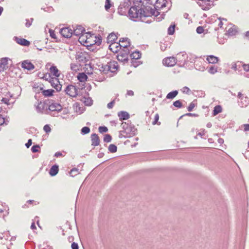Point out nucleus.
Segmentation results:
<instances>
[{
	"instance_id": "c756f323",
	"label": "nucleus",
	"mask_w": 249,
	"mask_h": 249,
	"mask_svg": "<svg viewBox=\"0 0 249 249\" xmlns=\"http://www.w3.org/2000/svg\"><path fill=\"white\" fill-rule=\"evenodd\" d=\"M130 56L132 60H136L141 58V53L139 51H135L131 53Z\"/></svg>"
},
{
	"instance_id": "0eeeda50",
	"label": "nucleus",
	"mask_w": 249,
	"mask_h": 249,
	"mask_svg": "<svg viewBox=\"0 0 249 249\" xmlns=\"http://www.w3.org/2000/svg\"><path fill=\"white\" fill-rule=\"evenodd\" d=\"M90 37H92L89 32L84 33L83 35L79 36L78 41L82 45L84 46H89L88 43L89 42V39Z\"/></svg>"
},
{
	"instance_id": "603ef678",
	"label": "nucleus",
	"mask_w": 249,
	"mask_h": 249,
	"mask_svg": "<svg viewBox=\"0 0 249 249\" xmlns=\"http://www.w3.org/2000/svg\"><path fill=\"white\" fill-rule=\"evenodd\" d=\"M40 147L38 145H35L32 147L31 151L33 153H36L39 151Z\"/></svg>"
},
{
	"instance_id": "aec40b11",
	"label": "nucleus",
	"mask_w": 249,
	"mask_h": 249,
	"mask_svg": "<svg viewBox=\"0 0 249 249\" xmlns=\"http://www.w3.org/2000/svg\"><path fill=\"white\" fill-rule=\"evenodd\" d=\"M108 67L110 68L109 71L114 72L118 69V64L117 61H110L108 62Z\"/></svg>"
},
{
	"instance_id": "20e7f679",
	"label": "nucleus",
	"mask_w": 249,
	"mask_h": 249,
	"mask_svg": "<svg viewBox=\"0 0 249 249\" xmlns=\"http://www.w3.org/2000/svg\"><path fill=\"white\" fill-rule=\"evenodd\" d=\"M123 132L125 134L124 138H129L136 134L137 129L132 124L123 122L122 123Z\"/></svg>"
},
{
	"instance_id": "4c0bfd02",
	"label": "nucleus",
	"mask_w": 249,
	"mask_h": 249,
	"mask_svg": "<svg viewBox=\"0 0 249 249\" xmlns=\"http://www.w3.org/2000/svg\"><path fill=\"white\" fill-rule=\"evenodd\" d=\"M41 78L45 80L46 81H48L50 82V81L53 78L51 76V73H46L44 74H42V76L40 77Z\"/></svg>"
},
{
	"instance_id": "9b49d317",
	"label": "nucleus",
	"mask_w": 249,
	"mask_h": 249,
	"mask_svg": "<svg viewBox=\"0 0 249 249\" xmlns=\"http://www.w3.org/2000/svg\"><path fill=\"white\" fill-rule=\"evenodd\" d=\"M123 45L120 43L112 42L109 46V49L113 53H117L123 48Z\"/></svg>"
},
{
	"instance_id": "8fccbe9b",
	"label": "nucleus",
	"mask_w": 249,
	"mask_h": 249,
	"mask_svg": "<svg viewBox=\"0 0 249 249\" xmlns=\"http://www.w3.org/2000/svg\"><path fill=\"white\" fill-rule=\"evenodd\" d=\"M108 130L107 127L105 126H102L99 127V131L101 133L107 132Z\"/></svg>"
},
{
	"instance_id": "680f3d73",
	"label": "nucleus",
	"mask_w": 249,
	"mask_h": 249,
	"mask_svg": "<svg viewBox=\"0 0 249 249\" xmlns=\"http://www.w3.org/2000/svg\"><path fill=\"white\" fill-rule=\"evenodd\" d=\"M184 116H194V117H198V115L195 113H187L185 114L184 115H182L180 117V118H182Z\"/></svg>"
},
{
	"instance_id": "72a5a7b5",
	"label": "nucleus",
	"mask_w": 249,
	"mask_h": 249,
	"mask_svg": "<svg viewBox=\"0 0 249 249\" xmlns=\"http://www.w3.org/2000/svg\"><path fill=\"white\" fill-rule=\"evenodd\" d=\"M178 90H173L167 94L166 96V98L168 99H172L174 98L178 95Z\"/></svg>"
},
{
	"instance_id": "a18cd8bd",
	"label": "nucleus",
	"mask_w": 249,
	"mask_h": 249,
	"mask_svg": "<svg viewBox=\"0 0 249 249\" xmlns=\"http://www.w3.org/2000/svg\"><path fill=\"white\" fill-rule=\"evenodd\" d=\"M168 45H169V44L166 41H165L163 43L161 42V44H160L161 50L162 51H165L168 47Z\"/></svg>"
},
{
	"instance_id": "2f4dec72",
	"label": "nucleus",
	"mask_w": 249,
	"mask_h": 249,
	"mask_svg": "<svg viewBox=\"0 0 249 249\" xmlns=\"http://www.w3.org/2000/svg\"><path fill=\"white\" fill-rule=\"evenodd\" d=\"M92 37H94L95 38L94 40V44L97 45L98 46H99L101 44L102 38L100 35H99L98 36H95L94 35H91Z\"/></svg>"
},
{
	"instance_id": "37998d69",
	"label": "nucleus",
	"mask_w": 249,
	"mask_h": 249,
	"mask_svg": "<svg viewBox=\"0 0 249 249\" xmlns=\"http://www.w3.org/2000/svg\"><path fill=\"white\" fill-rule=\"evenodd\" d=\"M112 6V4L111 3L110 0H106L105 1V8L107 11H108L111 6Z\"/></svg>"
},
{
	"instance_id": "f704fd0d",
	"label": "nucleus",
	"mask_w": 249,
	"mask_h": 249,
	"mask_svg": "<svg viewBox=\"0 0 249 249\" xmlns=\"http://www.w3.org/2000/svg\"><path fill=\"white\" fill-rule=\"evenodd\" d=\"M110 68L108 67V62L106 65H102V67L100 68V71L105 73H107L109 71Z\"/></svg>"
},
{
	"instance_id": "7c9ffc66",
	"label": "nucleus",
	"mask_w": 249,
	"mask_h": 249,
	"mask_svg": "<svg viewBox=\"0 0 249 249\" xmlns=\"http://www.w3.org/2000/svg\"><path fill=\"white\" fill-rule=\"evenodd\" d=\"M237 33V31L234 28V26H233L232 27H230L228 30L227 31L226 35H228L230 36H232L236 34Z\"/></svg>"
},
{
	"instance_id": "338daca9",
	"label": "nucleus",
	"mask_w": 249,
	"mask_h": 249,
	"mask_svg": "<svg viewBox=\"0 0 249 249\" xmlns=\"http://www.w3.org/2000/svg\"><path fill=\"white\" fill-rule=\"evenodd\" d=\"M32 144V140L31 139H29L27 142L25 144V146L27 148H29L30 146Z\"/></svg>"
},
{
	"instance_id": "e2e57ef3",
	"label": "nucleus",
	"mask_w": 249,
	"mask_h": 249,
	"mask_svg": "<svg viewBox=\"0 0 249 249\" xmlns=\"http://www.w3.org/2000/svg\"><path fill=\"white\" fill-rule=\"evenodd\" d=\"M119 42H121L122 43H126L127 42H130L129 39L127 37L121 38L119 40Z\"/></svg>"
},
{
	"instance_id": "a211bd4d",
	"label": "nucleus",
	"mask_w": 249,
	"mask_h": 249,
	"mask_svg": "<svg viewBox=\"0 0 249 249\" xmlns=\"http://www.w3.org/2000/svg\"><path fill=\"white\" fill-rule=\"evenodd\" d=\"M21 67L24 69L28 71L33 70L35 68L34 65L28 60H24L22 62Z\"/></svg>"
},
{
	"instance_id": "de8ad7c7",
	"label": "nucleus",
	"mask_w": 249,
	"mask_h": 249,
	"mask_svg": "<svg viewBox=\"0 0 249 249\" xmlns=\"http://www.w3.org/2000/svg\"><path fill=\"white\" fill-rule=\"evenodd\" d=\"M112 137L109 134H106L104 138V141L106 142H109L111 141Z\"/></svg>"
},
{
	"instance_id": "39448f33",
	"label": "nucleus",
	"mask_w": 249,
	"mask_h": 249,
	"mask_svg": "<svg viewBox=\"0 0 249 249\" xmlns=\"http://www.w3.org/2000/svg\"><path fill=\"white\" fill-rule=\"evenodd\" d=\"M130 20L134 22H142L150 24L155 20L153 17H128Z\"/></svg>"
},
{
	"instance_id": "5fc2aeb1",
	"label": "nucleus",
	"mask_w": 249,
	"mask_h": 249,
	"mask_svg": "<svg viewBox=\"0 0 249 249\" xmlns=\"http://www.w3.org/2000/svg\"><path fill=\"white\" fill-rule=\"evenodd\" d=\"M195 106L196 104L194 102L191 103L187 107L188 111L189 112L192 111V110L194 109Z\"/></svg>"
},
{
	"instance_id": "cd10ccee",
	"label": "nucleus",
	"mask_w": 249,
	"mask_h": 249,
	"mask_svg": "<svg viewBox=\"0 0 249 249\" xmlns=\"http://www.w3.org/2000/svg\"><path fill=\"white\" fill-rule=\"evenodd\" d=\"M249 103V101L247 97L245 96L244 97H242L240 100V102H239V105L243 107H247Z\"/></svg>"
},
{
	"instance_id": "f8f14e48",
	"label": "nucleus",
	"mask_w": 249,
	"mask_h": 249,
	"mask_svg": "<svg viewBox=\"0 0 249 249\" xmlns=\"http://www.w3.org/2000/svg\"><path fill=\"white\" fill-rule=\"evenodd\" d=\"M50 83L57 91H59L61 90L62 85L60 84L59 80L57 78H53L50 81Z\"/></svg>"
},
{
	"instance_id": "58836bf2",
	"label": "nucleus",
	"mask_w": 249,
	"mask_h": 249,
	"mask_svg": "<svg viewBox=\"0 0 249 249\" xmlns=\"http://www.w3.org/2000/svg\"><path fill=\"white\" fill-rule=\"evenodd\" d=\"M108 149L110 153H115L117 150V147L114 144H110L108 146Z\"/></svg>"
},
{
	"instance_id": "49530a36",
	"label": "nucleus",
	"mask_w": 249,
	"mask_h": 249,
	"mask_svg": "<svg viewBox=\"0 0 249 249\" xmlns=\"http://www.w3.org/2000/svg\"><path fill=\"white\" fill-rule=\"evenodd\" d=\"M36 110L38 112H42L44 109V104L41 102L38 103V105L36 107Z\"/></svg>"
},
{
	"instance_id": "69168bd1",
	"label": "nucleus",
	"mask_w": 249,
	"mask_h": 249,
	"mask_svg": "<svg viewBox=\"0 0 249 249\" xmlns=\"http://www.w3.org/2000/svg\"><path fill=\"white\" fill-rule=\"evenodd\" d=\"M72 249H79L78 245L75 242H73L71 246Z\"/></svg>"
},
{
	"instance_id": "0e129e2a",
	"label": "nucleus",
	"mask_w": 249,
	"mask_h": 249,
	"mask_svg": "<svg viewBox=\"0 0 249 249\" xmlns=\"http://www.w3.org/2000/svg\"><path fill=\"white\" fill-rule=\"evenodd\" d=\"M159 114H156L155 115V117H154V121L152 122V124L153 125L155 124H157L158 121L159 120Z\"/></svg>"
},
{
	"instance_id": "b1692460",
	"label": "nucleus",
	"mask_w": 249,
	"mask_h": 249,
	"mask_svg": "<svg viewBox=\"0 0 249 249\" xmlns=\"http://www.w3.org/2000/svg\"><path fill=\"white\" fill-rule=\"evenodd\" d=\"M59 167L58 165L55 164L52 166L51 168L49 174L51 176H55L58 172Z\"/></svg>"
},
{
	"instance_id": "bf43d9fd",
	"label": "nucleus",
	"mask_w": 249,
	"mask_h": 249,
	"mask_svg": "<svg viewBox=\"0 0 249 249\" xmlns=\"http://www.w3.org/2000/svg\"><path fill=\"white\" fill-rule=\"evenodd\" d=\"M43 129L47 133L51 132V127L48 124L45 125L44 126Z\"/></svg>"
},
{
	"instance_id": "393cba45",
	"label": "nucleus",
	"mask_w": 249,
	"mask_h": 249,
	"mask_svg": "<svg viewBox=\"0 0 249 249\" xmlns=\"http://www.w3.org/2000/svg\"><path fill=\"white\" fill-rule=\"evenodd\" d=\"M117 36L114 33H110L107 37V40L108 43L115 42V41L117 40Z\"/></svg>"
},
{
	"instance_id": "2eb2a0df",
	"label": "nucleus",
	"mask_w": 249,
	"mask_h": 249,
	"mask_svg": "<svg viewBox=\"0 0 249 249\" xmlns=\"http://www.w3.org/2000/svg\"><path fill=\"white\" fill-rule=\"evenodd\" d=\"M242 62L237 61L231 63V68L235 71H238V73H240L242 71Z\"/></svg>"
},
{
	"instance_id": "13d9d810",
	"label": "nucleus",
	"mask_w": 249,
	"mask_h": 249,
	"mask_svg": "<svg viewBox=\"0 0 249 249\" xmlns=\"http://www.w3.org/2000/svg\"><path fill=\"white\" fill-rule=\"evenodd\" d=\"M115 100H116V99L113 100L111 102H110L107 104V107L108 108L111 109L113 107V105L115 104Z\"/></svg>"
},
{
	"instance_id": "f03ea898",
	"label": "nucleus",
	"mask_w": 249,
	"mask_h": 249,
	"mask_svg": "<svg viewBox=\"0 0 249 249\" xmlns=\"http://www.w3.org/2000/svg\"><path fill=\"white\" fill-rule=\"evenodd\" d=\"M129 16H145L144 6L141 2H138L131 6L128 11Z\"/></svg>"
},
{
	"instance_id": "dca6fc26",
	"label": "nucleus",
	"mask_w": 249,
	"mask_h": 249,
	"mask_svg": "<svg viewBox=\"0 0 249 249\" xmlns=\"http://www.w3.org/2000/svg\"><path fill=\"white\" fill-rule=\"evenodd\" d=\"M61 106L58 103H53L49 105L48 109L51 111L59 112L62 110Z\"/></svg>"
},
{
	"instance_id": "6e6552de",
	"label": "nucleus",
	"mask_w": 249,
	"mask_h": 249,
	"mask_svg": "<svg viewBox=\"0 0 249 249\" xmlns=\"http://www.w3.org/2000/svg\"><path fill=\"white\" fill-rule=\"evenodd\" d=\"M162 63L166 66L172 67L177 63V60L176 57L173 56L167 57L163 59Z\"/></svg>"
},
{
	"instance_id": "c85d7f7f",
	"label": "nucleus",
	"mask_w": 249,
	"mask_h": 249,
	"mask_svg": "<svg viewBox=\"0 0 249 249\" xmlns=\"http://www.w3.org/2000/svg\"><path fill=\"white\" fill-rule=\"evenodd\" d=\"M77 78L80 82H85L87 80L88 76L84 72H81L78 74Z\"/></svg>"
},
{
	"instance_id": "a878e982",
	"label": "nucleus",
	"mask_w": 249,
	"mask_h": 249,
	"mask_svg": "<svg viewBox=\"0 0 249 249\" xmlns=\"http://www.w3.org/2000/svg\"><path fill=\"white\" fill-rule=\"evenodd\" d=\"M206 60L209 63L216 64L218 61L219 58L214 55H210L207 56Z\"/></svg>"
},
{
	"instance_id": "3c124183",
	"label": "nucleus",
	"mask_w": 249,
	"mask_h": 249,
	"mask_svg": "<svg viewBox=\"0 0 249 249\" xmlns=\"http://www.w3.org/2000/svg\"><path fill=\"white\" fill-rule=\"evenodd\" d=\"M78 170L76 168H73L71 170L70 174L72 177L75 176L78 174Z\"/></svg>"
},
{
	"instance_id": "4468645a",
	"label": "nucleus",
	"mask_w": 249,
	"mask_h": 249,
	"mask_svg": "<svg viewBox=\"0 0 249 249\" xmlns=\"http://www.w3.org/2000/svg\"><path fill=\"white\" fill-rule=\"evenodd\" d=\"M85 30L84 27L81 25H76L75 28H74L72 30L73 35L79 36L83 35L85 33Z\"/></svg>"
},
{
	"instance_id": "4d7b16f0",
	"label": "nucleus",
	"mask_w": 249,
	"mask_h": 249,
	"mask_svg": "<svg viewBox=\"0 0 249 249\" xmlns=\"http://www.w3.org/2000/svg\"><path fill=\"white\" fill-rule=\"evenodd\" d=\"M49 33H50V36L52 38H54V39L56 38V35L53 30L50 29Z\"/></svg>"
},
{
	"instance_id": "f3484780",
	"label": "nucleus",
	"mask_w": 249,
	"mask_h": 249,
	"mask_svg": "<svg viewBox=\"0 0 249 249\" xmlns=\"http://www.w3.org/2000/svg\"><path fill=\"white\" fill-rule=\"evenodd\" d=\"M14 40L18 44L24 46H28L30 44V41L25 38L15 36L14 37Z\"/></svg>"
},
{
	"instance_id": "c9c22d12",
	"label": "nucleus",
	"mask_w": 249,
	"mask_h": 249,
	"mask_svg": "<svg viewBox=\"0 0 249 249\" xmlns=\"http://www.w3.org/2000/svg\"><path fill=\"white\" fill-rule=\"evenodd\" d=\"M176 24L175 23H172L171 25L169 27L168 29V34L169 35H172L175 33V28Z\"/></svg>"
},
{
	"instance_id": "bb28decb",
	"label": "nucleus",
	"mask_w": 249,
	"mask_h": 249,
	"mask_svg": "<svg viewBox=\"0 0 249 249\" xmlns=\"http://www.w3.org/2000/svg\"><path fill=\"white\" fill-rule=\"evenodd\" d=\"M80 100L83 102L86 106H90L93 104L92 99L89 97H82Z\"/></svg>"
},
{
	"instance_id": "ea45409f",
	"label": "nucleus",
	"mask_w": 249,
	"mask_h": 249,
	"mask_svg": "<svg viewBox=\"0 0 249 249\" xmlns=\"http://www.w3.org/2000/svg\"><path fill=\"white\" fill-rule=\"evenodd\" d=\"M8 64V58L4 57L2 58L0 62V65L3 68H5Z\"/></svg>"
},
{
	"instance_id": "f257e3e1",
	"label": "nucleus",
	"mask_w": 249,
	"mask_h": 249,
	"mask_svg": "<svg viewBox=\"0 0 249 249\" xmlns=\"http://www.w3.org/2000/svg\"><path fill=\"white\" fill-rule=\"evenodd\" d=\"M196 58V56L193 55H190L189 56L185 52H181L178 53L176 57L177 60V64L179 67H186L187 62L190 61L191 63H193L195 59Z\"/></svg>"
},
{
	"instance_id": "a19ab883",
	"label": "nucleus",
	"mask_w": 249,
	"mask_h": 249,
	"mask_svg": "<svg viewBox=\"0 0 249 249\" xmlns=\"http://www.w3.org/2000/svg\"><path fill=\"white\" fill-rule=\"evenodd\" d=\"M90 132V128L88 126L83 127L81 130V133L83 135L88 134Z\"/></svg>"
},
{
	"instance_id": "79ce46f5",
	"label": "nucleus",
	"mask_w": 249,
	"mask_h": 249,
	"mask_svg": "<svg viewBox=\"0 0 249 249\" xmlns=\"http://www.w3.org/2000/svg\"><path fill=\"white\" fill-rule=\"evenodd\" d=\"M217 68L215 66H211L208 70V72L211 74H214L217 71Z\"/></svg>"
},
{
	"instance_id": "09e8293b",
	"label": "nucleus",
	"mask_w": 249,
	"mask_h": 249,
	"mask_svg": "<svg viewBox=\"0 0 249 249\" xmlns=\"http://www.w3.org/2000/svg\"><path fill=\"white\" fill-rule=\"evenodd\" d=\"M173 105L178 108H181L182 107V104L180 100H177L173 103Z\"/></svg>"
},
{
	"instance_id": "5701e85b",
	"label": "nucleus",
	"mask_w": 249,
	"mask_h": 249,
	"mask_svg": "<svg viewBox=\"0 0 249 249\" xmlns=\"http://www.w3.org/2000/svg\"><path fill=\"white\" fill-rule=\"evenodd\" d=\"M167 0H157L155 6L159 9L163 8L166 7Z\"/></svg>"
},
{
	"instance_id": "052dcab7",
	"label": "nucleus",
	"mask_w": 249,
	"mask_h": 249,
	"mask_svg": "<svg viewBox=\"0 0 249 249\" xmlns=\"http://www.w3.org/2000/svg\"><path fill=\"white\" fill-rule=\"evenodd\" d=\"M197 34H200L204 32V28L202 26H198L196 30Z\"/></svg>"
},
{
	"instance_id": "6e6d98bb",
	"label": "nucleus",
	"mask_w": 249,
	"mask_h": 249,
	"mask_svg": "<svg viewBox=\"0 0 249 249\" xmlns=\"http://www.w3.org/2000/svg\"><path fill=\"white\" fill-rule=\"evenodd\" d=\"M242 68H243L244 70L247 72L249 71V64H244L242 62Z\"/></svg>"
},
{
	"instance_id": "7ed1b4c3",
	"label": "nucleus",
	"mask_w": 249,
	"mask_h": 249,
	"mask_svg": "<svg viewBox=\"0 0 249 249\" xmlns=\"http://www.w3.org/2000/svg\"><path fill=\"white\" fill-rule=\"evenodd\" d=\"M130 45V42H128L127 45H122L123 48L120 51L119 53L117 56L118 60L120 62L125 63L128 60V54L129 53V49L128 47Z\"/></svg>"
},
{
	"instance_id": "412c9836",
	"label": "nucleus",
	"mask_w": 249,
	"mask_h": 249,
	"mask_svg": "<svg viewBox=\"0 0 249 249\" xmlns=\"http://www.w3.org/2000/svg\"><path fill=\"white\" fill-rule=\"evenodd\" d=\"M120 120H126L129 118V114L125 111H121L118 113Z\"/></svg>"
},
{
	"instance_id": "864d4df0",
	"label": "nucleus",
	"mask_w": 249,
	"mask_h": 249,
	"mask_svg": "<svg viewBox=\"0 0 249 249\" xmlns=\"http://www.w3.org/2000/svg\"><path fill=\"white\" fill-rule=\"evenodd\" d=\"M218 25L219 28H221L222 27L223 24V21L225 20V21H226L227 20H226V19H225L224 18H221L220 17L218 18Z\"/></svg>"
},
{
	"instance_id": "ddd939ff",
	"label": "nucleus",
	"mask_w": 249,
	"mask_h": 249,
	"mask_svg": "<svg viewBox=\"0 0 249 249\" xmlns=\"http://www.w3.org/2000/svg\"><path fill=\"white\" fill-rule=\"evenodd\" d=\"M146 10L147 11L146 14H151L152 16H158L160 14L159 10L155 5L147 7Z\"/></svg>"
},
{
	"instance_id": "774afa93",
	"label": "nucleus",
	"mask_w": 249,
	"mask_h": 249,
	"mask_svg": "<svg viewBox=\"0 0 249 249\" xmlns=\"http://www.w3.org/2000/svg\"><path fill=\"white\" fill-rule=\"evenodd\" d=\"M244 131H249V124H244L243 125Z\"/></svg>"
},
{
	"instance_id": "9d476101",
	"label": "nucleus",
	"mask_w": 249,
	"mask_h": 249,
	"mask_svg": "<svg viewBox=\"0 0 249 249\" xmlns=\"http://www.w3.org/2000/svg\"><path fill=\"white\" fill-rule=\"evenodd\" d=\"M60 34L65 38H70L73 35L72 30L69 27L62 28L60 31Z\"/></svg>"
},
{
	"instance_id": "c03bdc74",
	"label": "nucleus",
	"mask_w": 249,
	"mask_h": 249,
	"mask_svg": "<svg viewBox=\"0 0 249 249\" xmlns=\"http://www.w3.org/2000/svg\"><path fill=\"white\" fill-rule=\"evenodd\" d=\"M34 20L33 18H26L25 19V25L26 27H29L31 25Z\"/></svg>"
},
{
	"instance_id": "e433bc0d",
	"label": "nucleus",
	"mask_w": 249,
	"mask_h": 249,
	"mask_svg": "<svg viewBox=\"0 0 249 249\" xmlns=\"http://www.w3.org/2000/svg\"><path fill=\"white\" fill-rule=\"evenodd\" d=\"M222 111V107L220 105L216 106L213 110V114L215 116Z\"/></svg>"
},
{
	"instance_id": "6ab92c4d",
	"label": "nucleus",
	"mask_w": 249,
	"mask_h": 249,
	"mask_svg": "<svg viewBox=\"0 0 249 249\" xmlns=\"http://www.w3.org/2000/svg\"><path fill=\"white\" fill-rule=\"evenodd\" d=\"M91 145L96 146L100 144V139L98 135L94 133L91 135Z\"/></svg>"
},
{
	"instance_id": "473e14b6",
	"label": "nucleus",
	"mask_w": 249,
	"mask_h": 249,
	"mask_svg": "<svg viewBox=\"0 0 249 249\" xmlns=\"http://www.w3.org/2000/svg\"><path fill=\"white\" fill-rule=\"evenodd\" d=\"M54 91V90L52 89L44 90L42 91V94L45 97H50L53 95Z\"/></svg>"
},
{
	"instance_id": "423d86ee",
	"label": "nucleus",
	"mask_w": 249,
	"mask_h": 249,
	"mask_svg": "<svg viewBox=\"0 0 249 249\" xmlns=\"http://www.w3.org/2000/svg\"><path fill=\"white\" fill-rule=\"evenodd\" d=\"M64 91L66 94L71 97H76L78 95V89L72 85L67 86Z\"/></svg>"
},
{
	"instance_id": "1a4fd4ad",
	"label": "nucleus",
	"mask_w": 249,
	"mask_h": 249,
	"mask_svg": "<svg viewBox=\"0 0 249 249\" xmlns=\"http://www.w3.org/2000/svg\"><path fill=\"white\" fill-rule=\"evenodd\" d=\"M76 59L80 63H86L89 61V57L84 53L78 52L77 53Z\"/></svg>"
},
{
	"instance_id": "4be33fe9",
	"label": "nucleus",
	"mask_w": 249,
	"mask_h": 249,
	"mask_svg": "<svg viewBox=\"0 0 249 249\" xmlns=\"http://www.w3.org/2000/svg\"><path fill=\"white\" fill-rule=\"evenodd\" d=\"M50 73L54 76L55 78L59 77L60 73L58 69L55 66H52L49 69Z\"/></svg>"
}]
</instances>
